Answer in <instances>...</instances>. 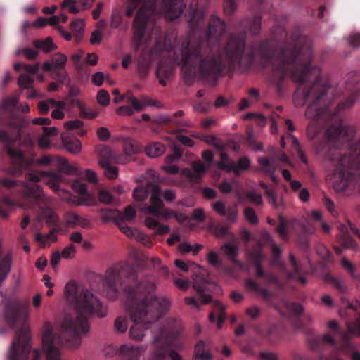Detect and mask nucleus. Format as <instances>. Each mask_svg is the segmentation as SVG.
Returning <instances> with one entry per match:
<instances>
[{
	"instance_id": "nucleus-1",
	"label": "nucleus",
	"mask_w": 360,
	"mask_h": 360,
	"mask_svg": "<svg viewBox=\"0 0 360 360\" xmlns=\"http://www.w3.org/2000/svg\"><path fill=\"white\" fill-rule=\"evenodd\" d=\"M193 35H198L195 41L184 39L178 42L175 49L176 37L173 33L162 34V28L155 24L146 39V46L154 43L149 51L143 50L138 59V72L141 79H145L153 60L162 54L169 58L160 60L156 70L160 84L165 86L174 72V62L181 65L183 79L186 85L195 82L198 70L202 79L215 86L221 74L227 70L233 72L236 67L250 69L257 56L264 68L270 65L276 54V46L280 33L275 28L271 37L259 41L245 51L248 31L253 36L259 34L262 15L256 13L253 17H245L238 24V33H232L226 44H219L221 37L226 33V22L218 15L212 14L205 26V15L198 8L190 7L185 14Z\"/></svg>"
},
{
	"instance_id": "nucleus-2",
	"label": "nucleus",
	"mask_w": 360,
	"mask_h": 360,
	"mask_svg": "<svg viewBox=\"0 0 360 360\" xmlns=\"http://www.w3.org/2000/svg\"><path fill=\"white\" fill-rule=\"evenodd\" d=\"M280 33L276 46V54L271 66V81L278 95H282L285 79L290 77L300 85L294 93L293 101L296 107L309 103L305 116L311 120L326 118L328 129L326 139L317 143V153L331 163L330 179L338 192H344L354 187L360 176V139L349 146L346 151L338 147L339 142H349L355 134L353 127L343 123L340 111L351 108L355 103L359 93L355 86L359 79L355 77L349 83L345 81L348 96L332 111L329 105V82L320 75V69L312 66L313 52L309 39L297 30L288 36L283 25L277 26L274 32Z\"/></svg>"
},
{
	"instance_id": "nucleus-3",
	"label": "nucleus",
	"mask_w": 360,
	"mask_h": 360,
	"mask_svg": "<svg viewBox=\"0 0 360 360\" xmlns=\"http://www.w3.org/2000/svg\"><path fill=\"white\" fill-rule=\"evenodd\" d=\"M137 278L134 266L121 262L106 270L102 284L108 299L115 300L121 295L126 298L125 306L134 322L129 329V338L141 341L150 324L169 310L170 302L165 297L153 295L155 284L151 277H145L139 283Z\"/></svg>"
},
{
	"instance_id": "nucleus-4",
	"label": "nucleus",
	"mask_w": 360,
	"mask_h": 360,
	"mask_svg": "<svg viewBox=\"0 0 360 360\" xmlns=\"http://www.w3.org/2000/svg\"><path fill=\"white\" fill-rule=\"evenodd\" d=\"M37 162L41 165H57L59 167V169L58 172H38L34 171L27 172L25 174V179L28 181L27 183L11 179H1V186L7 188L20 187L18 191L23 193L25 200L31 204L30 207L32 209L36 207L41 208L45 202V195L39 185L36 184L40 181L41 176L49 177L53 181L51 187L56 188V184L61 179V173L75 175L81 174L80 169L77 165H70L67 160L59 156L52 157L44 155L37 159Z\"/></svg>"
},
{
	"instance_id": "nucleus-5",
	"label": "nucleus",
	"mask_w": 360,
	"mask_h": 360,
	"mask_svg": "<svg viewBox=\"0 0 360 360\" xmlns=\"http://www.w3.org/2000/svg\"><path fill=\"white\" fill-rule=\"evenodd\" d=\"M142 0H128L126 16L131 18ZM186 8L184 0H145L138 10L133 22L134 29V40L136 49H138L143 41L147 25L165 13L171 20L178 18Z\"/></svg>"
},
{
	"instance_id": "nucleus-6",
	"label": "nucleus",
	"mask_w": 360,
	"mask_h": 360,
	"mask_svg": "<svg viewBox=\"0 0 360 360\" xmlns=\"http://www.w3.org/2000/svg\"><path fill=\"white\" fill-rule=\"evenodd\" d=\"M177 330L165 326L160 327L158 331H153L152 349L149 360H184L179 352L183 350V345L176 340ZM147 346L124 344L120 347L119 354L124 360H139L146 350Z\"/></svg>"
},
{
	"instance_id": "nucleus-7",
	"label": "nucleus",
	"mask_w": 360,
	"mask_h": 360,
	"mask_svg": "<svg viewBox=\"0 0 360 360\" xmlns=\"http://www.w3.org/2000/svg\"><path fill=\"white\" fill-rule=\"evenodd\" d=\"M19 102V94L6 97L1 99V111L5 110L10 115L8 124L11 130V134L1 129V144H4L6 151L14 166L13 174L19 176L24 169H27L32 164L31 160L27 158L23 153L15 148L21 141V131L27 127V122L16 112Z\"/></svg>"
},
{
	"instance_id": "nucleus-8",
	"label": "nucleus",
	"mask_w": 360,
	"mask_h": 360,
	"mask_svg": "<svg viewBox=\"0 0 360 360\" xmlns=\"http://www.w3.org/2000/svg\"><path fill=\"white\" fill-rule=\"evenodd\" d=\"M27 307L19 301L8 302L6 306L5 318L12 328L19 327L12 342L9 360H39V350L31 351L30 329L26 323Z\"/></svg>"
},
{
	"instance_id": "nucleus-9",
	"label": "nucleus",
	"mask_w": 360,
	"mask_h": 360,
	"mask_svg": "<svg viewBox=\"0 0 360 360\" xmlns=\"http://www.w3.org/2000/svg\"><path fill=\"white\" fill-rule=\"evenodd\" d=\"M271 250L274 257L273 264L280 268V269L286 275V277L288 280L297 281L302 285L307 283L306 278L302 275V268L293 254L290 253L289 255V260L292 268V271H288L285 264L280 260V257L281 255V250L280 248L276 244L272 243Z\"/></svg>"
},
{
	"instance_id": "nucleus-10",
	"label": "nucleus",
	"mask_w": 360,
	"mask_h": 360,
	"mask_svg": "<svg viewBox=\"0 0 360 360\" xmlns=\"http://www.w3.org/2000/svg\"><path fill=\"white\" fill-rule=\"evenodd\" d=\"M193 287L198 293V299L200 302L195 297H185V302L188 305H192L195 308L198 309L200 304H208L212 301V297L205 293V291L210 290L212 287V283L208 282L205 275L200 272L194 274L193 276Z\"/></svg>"
},
{
	"instance_id": "nucleus-11",
	"label": "nucleus",
	"mask_w": 360,
	"mask_h": 360,
	"mask_svg": "<svg viewBox=\"0 0 360 360\" xmlns=\"http://www.w3.org/2000/svg\"><path fill=\"white\" fill-rule=\"evenodd\" d=\"M161 189L158 186L152 188V195L150 198V205H145L143 210L146 213L155 217H162L165 219L174 218V212L169 209H165L164 203L161 199Z\"/></svg>"
},
{
	"instance_id": "nucleus-12",
	"label": "nucleus",
	"mask_w": 360,
	"mask_h": 360,
	"mask_svg": "<svg viewBox=\"0 0 360 360\" xmlns=\"http://www.w3.org/2000/svg\"><path fill=\"white\" fill-rule=\"evenodd\" d=\"M250 259L252 262L255 269L257 277L262 278L266 285H275L281 287V284L278 276L271 272H266L264 270L262 262L264 259V255L260 250H257L250 254Z\"/></svg>"
},
{
	"instance_id": "nucleus-13",
	"label": "nucleus",
	"mask_w": 360,
	"mask_h": 360,
	"mask_svg": "<svg viewBox=\"0 0 360 360\" xmlns=\"http://www.w3.org/2000/svg\"><path fill=\"white\" fill-rule=\"evenodd\" d=\"M100 155L99 165L105 169V176L110 179H116L118 176V169L110 164V160L112 158L110 148L108 146H103L100 151Z\"/></svg>"
},
{
	"instance_id": "nucleus-14",
	"label": "nucleus",
	"mask_w": 360,
	"mask_h": 360,
	"mask_svg": "<svg viewBox=\"0 0 360 360\" xmlns=\"http://www.w3.org/2000/svg\"><path fill=\"white\" fill-rule=\"evenodd\" d=\"M310 348L316 352H321L329 347H335L336 341L330 334H324L322 336H315L309 339Z\"/></svg>"
},
{
	"instance_id": "nucleus-15",
	"label": "nucleus",
	"mask_w": 360,
	"mask_h": 360,
	"mask_svg": "<svg viewBox=\"0 0 360 360\" xmlns=\"http://www.w3.org/2000/svg\"><path fill=\"white\" fill-rule=\"evenodd\" d=\"M212 207L219 215L226 217L229 223H235L238 220V211L236 205L226 207L224 202L219 200L212 203Z\"/></svg>"
},
{
	"instance_id": "nucleus-16",
	"label": "nucleus",
	"mask_w": 360,
	"mask_h": 360,
	"mask_svg": "<svg viewBox=\"0 0 360 360\" xmlns=\"http://www.w3.org/2000/svg\"><path fill=\"white\" fill-rule=\"evenodd\" d=\"M72 189L79 195L77 205L91 206L96 203L95 198L88 192L86 184L79 179L75 180L72 184Z\"/></svg>"
},
{
	"instance_id": "nucleus-17",
	"label": "nucleus",
	"mask_w": 360,
	"mask_h": 360,
	"mask_svg": "<svg viewBox=\"0 0 360 360\" xmlns=\"http://www.w3.org/2000/svg\"><path fill=\"white\" fill-rule=\"evenodd\" d=\"M347 331L342 333V340L344 347L352 348L353 347L352 343V335L360 336V315H358L354 322L347 323Z\"/></svg>"
},
{
	"instance_id": "nucleus-18",
	"label": "nucleus",
	"mask_w": 360,
	"mask_h": 360,
	"mask_svg": "<svg viewBox=\"0 0 360 360\" xmlns=\"http://www.w3.org/2000/svg\"><path fill=\"white\" fill-rule=\"evenodd\" d=\"M245 287L248 290L257 292L261 297L268 301L272 296V292L266 288H262L255 280L248 278L245 281Z\"/></svg>"
},
{
	"instance_id": "nucleus-19",
	"label": "nucleus",
	"mask_w": 360,
	"mask_h": 360,
	"mask_svg": "<svg viewBox=\"0 0 360 360\" xmlns=\"http://www.w3.org/2000/svg\"><path fill=\"white\" fill-rule=\"evenodd\" d=\"M89 0H79V6H76V0H64L62 3L63 8H68L69 13L76 14L80 10L89 8L91 4Z\"/></svg>"
},
{
	"instance_id": "nucleus-20",
	"label": "nucleus",
	"mask_w": 360,
	"mask_h": 360,
	"mask_svg": "<svg viewBox=\"0 0 360 360\" xmlns=\"http://www.w3.org/2000/svg\"><path fill=\"white\" fill-rule=\"evenodd\" d=\"M221 161L217 163V167L226 172H233L236 176L240 175L238 168L236 167V164L233 162L229 161L228 155L225 152L220 153Z\"/></svg>"
},
{
	"instance_id": "nucleus-21",
	"label": "nucleus",
	"mask_w": 360,
	"mask_h": 360,
	"mask_svg": "<svg viewBox=\"0 0 360 360\" xmlns=\"http://www.w3.org/2000/svg\"><path fill=\"white\" fill-rule=\"evenodd\" d=\"M258 163L262 167V169L269 175L273 181L276 182V178L274 176L276 172V163L274 160H269L266 157L258 158Z\"/></svg>"
},
{
	"instance_id": "nucleus-22",
	"label": "nucleus",
	"mask_w": 360,
	"mask_h": 360,
	"mask_svg": "<svg viewBox=\"0 0 360 360\" xmlns=\"http://www.w3.org/2000/svg\"><path fill=\"white\" fill-rule=\"evenodd\" d=\"M62 143L64 147L72 153H77L81 149V143L79 140L75 137L63 134Z\"/></svg>"
},
{
	"instance_id": "nucleus-23",
	"label": "nucleus",
	"mask_w": 360,
	"mask_h": 360,
	"mask_svg": "<svg viewBox=\"0 0 360 360\" xmlns=\"http://www.w3.org/2000/svg\"><path fill=\"white\" fill-rule=\"evenodd\" d=\"M13 264L12 252H8L1 255V283L6 279Z\"/></svg>"
},
{
	"instance_id": "nucleus-24",
	"label": "nucleus",
	"mask_w": 360,
	"mask_h": 360,
	"mask_svg": "<svg viewBox=\"0 0 360 360\" xmlns=\"http://www.w3.org/2000/svg\"><path fill=\"white\" fill-rule=\"evenodd\" d=\"M160 126L176 124L178 127H190V124L185 120H175L174 118L169 116H160L153 120Z\"/></svg>"
},
{
	"instance_id": "nucleus-25",
	"label": "nucleus",
	"mask_w": 360,
	"mask_h": 360,
	"mask_svg": "<svg viewBox=\"0 0 360 360\" xmlns=\"http://www.w3.org/2000/svg\"><path fill=\"white\" fill-rule=\"evenodd\" d=\"M32 44L35 48L42 50L46 53L57 49V46L53 43L52 38L50 37L44 39H35Z\"/></svg>"
},
{
	"instance_id": "nucleus-26",
	"label": "nucleus",
	"mask_w": 360,
	"mask_h": 360,
	"mask_svg": "<svg viewBox=\"0 0 360 360\" xmlns=\"http://www.w3.org/2000/svg\"><path fill=\"white\" fill-rule=\"evenodd\" d=\"M145 224L150 229L156 230L159 234H166L170 231L167 225L160 224L153 217H146Z\"/></svg>"
},
{
	"instance_id": "nucleus-27",
	"label": "nucleus",
	"mask_w": 360,
	"mask_h": 360,
	"mask_svg": "<svg viewBox=\"0 0 360 360\" xmlns=\"http://www.w3.org/2000/svg\"><path fill=\"white\" fill-rule=\"evenodd\" d=\"M58 231V229L57 227H54L51 229L50 232L44 236L40 233H37L34 236V239L36 241L39 243L43 247H46L48 241L49 242H55L57 240V236L56 233Z\"/></svg>"
},
{
	"instance_id": "nucleus-28",
	"label": "nucleus",
	"mask_w": 360,
	"mask_h": 360,
	"mask_svg": "<svg viewBox=\"0 0 360 360\" xmlns=\"http://www.w3.org/2000/svg\"><path fill=\"white\" fill-rule=\"evenodd\" d=\"M84 27V23L80 19H76L70 23V30L74 34L75 40L77 43H79L82 39Z\"/></svg>"
},
{
	"instance_id": "nucleus-29",
	"label": "nucleus",
	"mask_w": 360,
	"mask_h": 360,
	"mask_svg": "<svg viewBox=\"0 0 360 360\" xmlns=\"http://www.w3.org/2000/svg\"><path fill=\"white\" fill-rule=\"evenodd\" d=\"M154 186V184L149 183L147 184L146 186H139L136 187L134 189L133 194L134 199L140 202L144 201L147 198L150 191V193H152V188Z\"/></svg>"
},
{
	"instance_id": "nucleus-30",
	"label": "nucleus",
	"mask_w": 360,
	"mask_h": 360,
	"mask_svg": "<svg viewBox=\"0 0 360 360\" xmlns=\"http://www.w3.org/2000/svg\"><path fill=\"white\" fill-rule=\"evenodd\" d=\"M165 150V146L160 142L152 143L145 149L146 155L151 158L160 156L164 153Z\"/></svg>"
},
{
	"instance_id": "nucleus-31",
	"label": "nucleus",
	"mask_w": 360,
	"mask_h": 360,
	"mask_svg": "<svg viewBox=\"0 0 360 360\" xmlns=\"http://www.w3.org/2000/svg\"><path fill=\"white\" fill-rule=\"evenodd\" d=\"M216 309L219 311V314L216 316L213 312L210 313L209 315L210 321L212 323L215 322L217 320L218 321V328H220L221 326V323L224 321L225 317V306L220 302H214V304Z\"/></svg>"
},
{
	"instance_id": "nucleus-32",
	"label": "nucleus",
	"mask_w": 360,
	"mask_h": 360,
	"mask_svg": "<svg viewBox=\"0 0 360 360\" xmlns=\"http://www.w3.org/2000/svg\"><path fill=\"white\" fill-rule=\"evenodd\" d=\"M101 220L104 223L114 221L116 224L120 222L119 212L112 209H101Z\"/></svg>"
},
{
	"instance_id": "nucleus-33",
	"label": "nucleus",
	"mask_w": 360,
	"mask_h": 360,
	"mask_svg": "<svg viewBox=\"0 0 360 360\" xmlns=\"http://www.w3.org/2000/svg\"><path fill=\"white\" fill-rule=\"evenodd\" d=\"M340 264L354 281L360 282V274H357L355 266L347 258L342 257Z\"/></svg>"
},
{
	"instance_id": "nucleus-34",
	"label": "nucleus",
	"mask_w": 360,
	"mask_h": 360,
	"mask_svg": "<svg viewBox=\"0 0 360 360\" xmlns=\"http://www.w3.org/2000/svg\"><path fill=\"white\" fill-rule=\"evenodd\" d=\"M195 358L201 360H210L212 358L210 352L205 351V342L199 340L195 345Z\"/></svg>"
},
{
	"instance_id": "nucleus-35",
	"label": "nucleus",
	"mask_w": 360,
	"mask_h": 360,
	"mask_svg": "<svg viewBox=\"0 0 360 360\" xmlns=\"http://www.w3.org/2000/svg\"><path fill=\"white\" fill-rule=\"evenodd\" d=\"M123 149L127 155L138 153L141 150L139 143L131 139H126L123 142Z\"/></svg>"
},
{
	"instance_id": "nucleus-36",
	"label": "nucleus",
	"mask_w": 360,
	"mask_h": 360,
	"mask_svg": "<svg viewBox=\"0 0 360 360\" xmlns=\"http://www.w3.org/2000/svg\"><path fill=\"white\" fill-rule=\"evenodd\" d=\"M221 250L231 262H237L236 257L238 255V248L236 245L231 244V243H226L223 246H221Z\"/></svg>"
},
{
	"instance_id": "nucleus-37",
	"label": "nucleus",
	"mask_w": 360,
	"mask_h": 360,
	"mask_svg": "<svg viewBox=\"0 0 360 360\" xmlns=\"http://www.w3.org/2000/svg\"><path fill=\"white\" fill-rule=\"evenodd\" d=\"M326 280L329 282L339 292L343 294L347 291L346 285L340 279L330 274L326 276Z\"/></svg>"
},
{
	"instance_id": "nucleus-38",
	"label": "nucleus",
	"mask_w": 360,
	"mask_h": 360,
	"mask_svg": "<svg viewBox=\"0 0 360 360\" xmlns=\"http://www.w3.org/2000/svg\"><path fill=\"white\" fill-rule=\"evenodd\" d=\"M34 79L27 74H21L18 80V84L22 89H32Z\"/></svg>"
},
{
	"instance_id": "nucleus-39",
	"label": "nucleus",
	"mask_w": 360,
	"mask_h": 360,
	"mask_svg": "<svg viewBox=\"0 0 360 360\" xmlns=\"http://www.w3.org/2000/svg\"><path fill=\"white\" fill-rule=\"evenodd\" d=\"M114 328L117 333H123L128 328V319L127 317L118 316L114 322Z\"/></svg>"
},
{
	"instance_id": "nucleus-40",
	"label": "nucleus",
	"mask_w": 360,
	"mask_h": 360,
	"mask_svg": "<svg viewBox=\"0 0 360 360\" xmlns=\"http://www.w3.org/2000/svg\"><path fill=\"white\" fill-rule=\"evenodd\" d=\"M120 221H131L136 217V210L130 205L127 206L123 213L119 212Z\"/></svg>"
},
{
	"instance_id": "nucleus-41",
	"label": "nucleus",
	"mask_w": 360,
	"mask_h": 360,
	"mask_svg": "<svg viewBox=\"0 0 360 360\" xmlns=\"http://www.w3.org/2000/svg\"><path fill=\"white\" fill-rule=\"evenodd\" d=\"M52 75H53V77L55 79H56L58 82L64 84V83H66V82L68 83L70 82V79L68 77V72L64 69V68L54 69Z\"/></svg>"
},
{
	"instance_id": "nucleus-42",
	"label": "nucleus",
	"mask_w": 360,
	"mask_h": 360,
	"mask_svg": "<svg viewBox=\"0 0 360 360\" xmlns=\"http://www.w3.org/2000/svg\"><path fill=\"white\" fill-rule=\"evenodd\" d=\"M340 243L346 249H355L357 246L356 241L347 233L340 237Z\"/></svg>"
},
{
	"instance_id": "nucleus-43",
	"label": "nucleus",
	"mask_w": 360,
	"mask_h": 360,
	"mask_svg": "<svg viewBox=\"0 0 360 360\" xmlns=\"http://www.w3.org/2000/svg\"><path fill=\"white\" fill-rule=\"evenodd\" d=\"M51 61L54 69L62 68H64L66 64L67 57L63 53H56L52 56Z\"/></svg>"
},
{
	"instance_id": "nucleus-44",
	"label": "nucleus",
	"mask_w": 360,
	"mask_h": 360,
	"mask_svg": "<svg viewBox=\"0 0 360 360\" xmlns=\"http://www.w3.org/2000/svg\"><path fill=\"white\" fill-rule=\"evenodd\" d=\"M117 225L120 230L127 236L135 238L136 233L139 231L137 229L131 228L124 221H120Z\"/></svg>"
},
{
	"instance_id": "nucleus-45",
	"label": "nucleus",
	"mask_w": 360,
	"mask_h": 360,
	"mask_svg": "<svg viewBox=\"0 0 360 360\" xmlns=\"http://www.w3.org/2000/svg\"><path fill=\"white\" fill-rule=\"evenodd\" d=\"M207 260L210 265L214 267H219L222 264V261L219 254L214 251H210L207 254Z\"/></svg>"
},
{
	"instance_id": "nucleus-46",
	"label": "nucleus",
	"mask_w": 360,
	"mask_h": 360,
	"mask_svg": "<svg viewBox=\"0 0 360 360\" xmlns=\"http://www.w3.org/2000/svg\"><path fill=\"white\" fill-rule=\"evenodd\" d=\"M98 115V112L89 107L80 106L79 116L85 119H93Z\"/></svg>"
},
{
	"instance_id": "nucleus-47",
	"label": "nucleus",
	"mask_w": 360,
	"mask_h": 360,
	"mask_svg": "<svg viewBox=\"0 0 360 360\" xmlns=\"http://www.w3.org/2000/svg\"><path fill=\"white\" fill-rule=\"evenodd\" d=\"M96 99L100 105L106 106L110 103V95L106 90L101 89L98 92Z\"/></svg>"
},
{
	"instance_id": "nucleus-48",
	"label": "nucleus",
	"mask_w": 360,
	"mask_h": 360,
	"mask_svg": "<svg viewBox=\"0 0 360 360\" xmlns=\"http://www.w3.org/2000/svg\"><path fill=\"white\" fill-rule=\"evenodd\" d=\"M98 200L102 203L110 205L113 202L114 198L109 191L102 190L98 193Z\"/></svg>"
},
{
	"instance_id": "nucleus-49",
	"label": "nucleus",
	"mask_w": 360,
	"mask_h": 360,
	"mask_svg": "<svg viewBox=\"0 0 360 360\" xmlns=\"http://www.w3.org/2000/svg\"><path fill=\"white\" fill-rule=\"evenodd\" d=\"M17 54L23 55L28 60H33L36 58L38 56V52L33 49L31 48H25L22 49H19L17 51Z\"/></svg>"
},
{
	"instance_id": "nucleus-50",
	"label": "nucleus",
	"mask_w": 360,
	"mask_h": 360,
	"mask_svg": "<svg viewBox=\"0 0 360 360\" xmlns=\"http://www.w3.org/2000/svg\"><path fill=\"white\" fill-rule=\"evenodd\" d=\"M244 215L245 219L252 224H257L258 223V217L251 207H247L244 210Z\"/></svg>"
},
{
	"instance_id": "nucleus-51",
	"label": "nucleus",
	"mask_w": 360,
	"mask_h": 360,
	"mask_svg": "<svg viewBox=\"0 0 360 360\" xmlns=\"http://www.w3.org/2000/svg\"><path fill=\"white\" fill-rule=\"evenodd\" d=\"M237 8L235 0H225L224 2V10L226 15H231Z\"/></svg>"
},
{
	"instance_id": "nucleus-52",
	"label": "nucleus",
	"mask_w": 360,
	"mask_h": 360,
	"mask_svg": "<svg viewBox=\"0 0 360 360\" xmlns=\"http://www.w3.org/2000/svg\"><path fill=\"white\" fill-rule=\"evenodd\" d=\"M135 239L148 248H150L153 244L150 238L146 234L139 231L136 233Z\"/></svg>"
},
{
	"instance_id": "nucleus-53",
	"label": "nucleus",
	"mask_w": 360,
	"mask_h": 360,
	"mask_svg": "<svg viewBox=\"0 0 360 360\" xmlns=\"http://www.w3.org/2000/svg\"><path fill=\"white\" fill-rule=\"evenodd\" d=\"M122 22V16L120 13L114 11L111 16L110 27L116 29L120 27Z\"/></svg>"
},
{
	"instance_id": "nucleus-54",
	"label": "nucleus",
	"mask_w": 360,
	"mask_h": 360,
	"mask_svg": "<svg viewBox=\"0 0 360 360\" xmlns=\"http://www.w3.org/2000/svg\"><path fill=\"white\" fill-rule=\"evenodd\" d=\"M323 204L332 216L335 217L338 216V212L335 210V204L330 198H325L323 200Z\"/></svg>"
},
{
	"instance_id": "nucleus-55",
	"label": "nucleus",
	"mask_w": 360,
	"mask_h": 360,
	"mask_svg": "<svg viewBox=\"0 0 360 360\" xmlns=\"http://www.w3.org/2000/svg\"><path fill=\"white\" fill-rule=\"evenodd\" d=\"M203 141L209 144L213 145L216 148L219 150L223 149L221 143L218 142V139L214 135L204 136Z\"/></svg>"
},
{
	"instance_id": "nucleus-56",
	"label": "nucleus",
	"mask_w": 360,
	"mask_h": 360,
	"mask_svg": "<svg viewBox=\"0 0 360 360\" xmlns=\"http://www.w3.org/2000/svg\"><path fill=\"white\" fill-rule=\"evenodd\" d=\"M287 227V221L283 219H281L279 224L276 227V231L279 236L283 238L288 236Z\"/></svg>"
},
{
	"instance_id": "nucleus-57",
	"label": "nucleus",
	"mask_w": 360,
	"mask_h": 360,
	"mask_svg": "<svg viewBox=\"0 0 360 360\" xmlns=\"http://www.w3.org/2000/svg\"><path fill=\"white\" fill-rule=\"evenodd\" d=\"M250 159L246 156H243L238 160L236 167L238 168V171L240 172L241 170L248 169L250 167Z\"/></svg>"
},
{
	"instance_id": "nucleus-58",
	"label": "nucleus",
	"mask_w": 360,
	"mask_h": 360,
	"mask_svg": "<svg viewBox=\"0 0 360 360\" xmlns=\"http://www.w3.org/2000/svg\"><path fill=\"white\" fill-rule=\"evenodd\" d=\"M162 195L167 202H173L176 197V192L172 189H166L163 192L161 191Z\"/></svg>"
},
{
	"instance_id": "nucleus-59",
	"label": "nucleus",
	"mask_w": 360,
	"mask_h": 360,
	"mask_svg": "<svg viewBox=\"0 0 360 360\" xmlns=\"http://www.w3.org/2000/svg\"><path fill=\"white\" fill-rule=\"evenodd\" d=\"M79 215L75 212H69L65 214L67 224L72 226L77 225Z\"/></svg>"
},
{
	"instance_id": "nucleus-60",
	"label": "nucleus",
	"mask_w": 360,
	"mask_h": 360,
	"mask_svg": "<svg viewBox=\"0 0 360 360\" xmlns=\"http://www.w3.org/2000/svg\"><path fill=\"white\" fill-rule=\"evenodd\" d=\"M84 122L79 120L68 121L65 123V127L68 129H80L83 127Z\"/></svg>"
},
{
	"instance_id": "nucleus-61",
	"label": "nucleus",
	"mask_w": 360,
	"mask_h": 360,
	"mask_svg": "<svg viewBox=\"0 0 360 360\" xmlns=\"http://www.w3.org/2000/svg\"><path fill=\"white\" fill-rule=\"evenodd\" d=\"M192 218L199 222H203L205 220V214L202 209H195L192 213Z\"/></svg>"
},
{
	"instance_id": "nucleus-62",
	"label": "nucleus",
	"mask_w": 360,
	"mask_h": 360,
	"mask_svg": "<svg viewBox=\"0 0 360 360\" xmlns=\"http://www.w3.org/2000/svg\"><path fill=\"white\" fill-rule=\"evenodd\" d=\"M102 39V33L98 30H95L91 33L90 43L91 44H99L101 42Z\"/></svg>"
},
{
	"instance_id": "nucleus-63",
	"label": "nucleus",
	"mask_w": 360,
	"mask_h": 360,
	"mask_svg": "<svg viewBox=\"0 0 360 360\" xmlns=\"http://www.w3.org/2000/svg\"><path fill=\"white\" fill-rule=\"evenodd\" d=\"M97 136L101 141H107L110 137V133L106 127H100L97 130Z\"/></svg>"
},
{
	"instance_id": "nucleus-64",
	"label": "nucleus",
	"mask_w": 360,
	"mask_h": 360,
	"mask_svg": "<svg viewBox=\"0 0 360 360\" xmlns=\"http://www.w3.org/2000/svg\"><path fill=\"white\" fill-rule=\"evenodd\" d=\"M104 80V75L101 72H97L92 75L91 81L92 83L98 86L103 84Z\"/></svg>"
}]
</instances>
